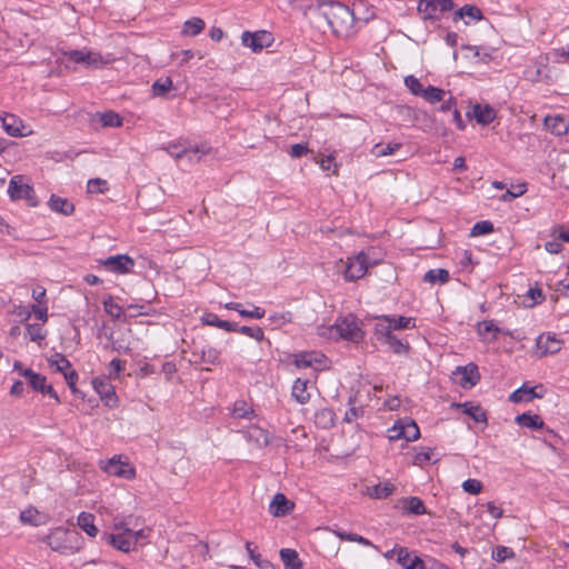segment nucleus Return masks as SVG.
Returning a JSON list of instances; mask_svg holds the SVG:
<instances>
[{
	"label": "nucleus",
	"mask_w": 569,
	"mask_h": 569,
	"mask_svg": "<svg viewBox=\"0 0 569 569\" xmlns=\"http://www.w3.org/2000/svg\"><path fill=\"white\" fill-rule=\"evenodd\" d=\"M136 528L132 517L114 521L113 532L106 535V541L117 550L128 553L150 537V528Z\"/></svg>",
	"instance_id": "f257e3e1"
},
{
	"label": "nucleus",
	"mask_w": 569,
	"mask_h": 569,
	"mask_svg": "<svg viewBox=\"0 0 569 569\" xmlns=\"http://www.w3.org/2000/svg\"><path fill=\"white\" fill-rule=\"evenodd\" d=\"M318 14L325 19L333 33L339 37H349L355 22L353 12L338 2H321L317 7Z\"/></svg>",
	"instance_id": "f03ea898"
},
{
	"label": "nucleus",
	"mask_w": 569,
	"mask_h": 569,
	"mask_svg": "<svg viewBox=\"0 0 569 569\" xmlns=\"http://www.w3.org/2000/svg\"><path fill=\"white\" fill-rule=\"evenodd\" d=\"M54 551L64 555H72L80 549V536L77 531L63 528H54L43 539Z\"/></svg>",
	"instance_id": "7ed1b4c3"
},
{
	"label": "nucleus",
	"mask_w": 569,
	"mask_h": 569,
	"mask_svg": "<svg viewBox=\"0 0 569 569\" xmlns=\"http://www.w3.org/2000/svg\"><path fill=\"white\" fill-rule=\"evenodd\" d=\"M318 336L330 339V340H350L352 341L356 337V316L349 313L348 316L340 318L332 326H319L317 328Z\"/></svg>",
	"instance_id": "20e7f679"
},
{
	"label": "nucleus",
	"mask_w": 569,
	"mask_h": 569,
	"mask_svg": "<svg viewBox=\"0 0 569 569\" xmlns=\"http://www.w3.org/2000/svg\"><path fill=\"white\" fill-rule=\"evenodd\" d=\"M8 194L12 201L26 200L29 207L39 204L33 187L22 174L11 177L8 186Z\"/></svg>",
	"instance_id": "39448f33"
},
{
	"label": "nucleus",
	"mask_w": 569,
	"mask_h": 569,
	"mask_svg": "<svg viewBox=\"0 0 569 569\" xmlns=\"http://www.w3.org/2000/svg\"><path fill=\"white\" fill-rule=\"evenodd\" d=\"M100 467L108 475L121 479L131 480L136 477V468L127 459L122 460L121 456L101 461Z\"/></svg>",
	"instance_id": "423d86ee"
},
{
	"label": "nucleus",
	"mask_w": 569,
	"mask_h": 569,
	"mask_svg": "<svg viewBox=\"0 0 569 569\" xmlns=\"http://www.w3.org/2000/svg\"><path fill=\"white\" fill-rule=\"evenodd\" d=\"M64 56L76 63H83L87 67L93 68H99L111 61L109 58L102 57L99 52L87 49L66 51Z\"/></svg>",
	"instance_id": "0eeeda50"
},
{
	"label": "nucleus",
	"mask_w": 569,
	"mask_h": 569,
	"mask_svg": "<svg viewBox=\"0 0 569 569\" xmlns=\"http://www.w3.org/2000/svg\"><path fill=\"white\" fill-rule=\"evenodd\" d=\"M273 37L266 30L256 32L244 31L241 36V43L253 52H260L272 44Z\"/></svg>",
	"instance_id": "6e6552de"
},
{
	"label": "nucleus",
	"mask_w": 569,
	"mask_h": 569,
	"mask_svg": "<svg viewBox=\"0 0 569 569\" xmlns=\"http://www.w3.org/2000/svg\"><path fill=\"white\" fill-rule=\"evenodd\" d=\"M100 264L111 272L126 274L133 269L134 261L128 254H117L101 260Z\"/></svg>",
	"instance_id": "1a4fd4ad"
},
{
	"label": "nucleus",
	"mask_w": 569,
	"mask_h": 569,
	"mask_svg": "<svg viewBox=\"0 0 569 569\" xmlns=\"http://www.w3.org/2000/svg\"><path fill=\"white\" fill-rule=\"evenodd\" d=\"M562 348V341L551 333H541L536 340V349L539 358L555 355Z\"/></svg>",
	"instance_id": "9d476101"
},
{
	"label": "nucleus",
	"mask_w": 569,
	"mask_h": 569,
	"mask_svg": "<svg viewBox=\"0 0 569 569\" xmlns=\"http://www.w3.org/2000/svg\"><path fill=\"white\" fill-rule=\"evenodd\" d=\"M382 258L381 250L377 248H369L358 252V272L361 271V273L358 274V279L367 274L369 268L380 263Z\"/></svg>",
	"instance_id": "9b49d317"
},
{
	"label": "nucleus",
	"mask_w": 569,
	"mask_h": 569,
	"mask_svg": "<svg viewBox=\"0 0 569 569\" xmlns=\"http://www.w3.org/2000/svg\"><path fill=\"white\" fill-rule=\"evenodd\" d=\"M169 154L176 159H181L184 157H188L189 160H196L199 161L201 159V156L209 153L210 148L206 144H201L200 147H193V148H183L179 144L171 143L167 148Z\"/></svg>",
	"instance_id": "f8f14e48"
},
{
	"label": "nucleus",
	"mask_w": 569,
	"mask_h": 569,
	"mask_svg": "<svg viewBox=\"0 0 569 569\" xmlns=\"http://www.w3.org/2000/svg\"><path fill=\"white\" fill-rule=\"evenodd\" d=\"M420 431L415 421H410L406 425L397 423L391 429H389V439L398 440L406 439L407 441H415L419 438Z\"/></svg>",
	"instance_id": "ddd939ff"
},
{
	"label": "nucleus",
	"mask_w": 569,
	"mask_h": 569,
	"mask_svg": "<svg viewBox=\"0 0 569 569\" xmlns=\"http://www.w3.org/2000/svg\"><path fill=\"white\" fill-rule=\"evenodd\" d=\"M22 376L28 379V382L33 390L39 391L43 395H49L50 397L59 401L57 392L53 390L52 386L47 385V379L44 376H41L32 370H23Z\"/></svg>",
	"instance_id": "4468645a"
},
{
	"label": "nucleus",
	"mask_w": 569,
	"mask_h": 569,
	"mask_svg": "<svg viewBox=\"0 0 569 569\" xmlns=\"http://www.w3.org/2000/svg\"><path fill=\"white\" fill-rule=\"evenodd\" d=\"M293 509L295 502L281 492L276 493L269 505V512L277 518L290 515Z\"/></svg>",
	"instance_id": "2eb2a0df"
},
{
	"label": "nucleus",
	"mask_w": 569,
	"mask_h": 569,
	"mask_svg": "<svg viewBox=\"0 0 569 569\" xmlns=\"http://www.w3.org/2000/svg\"><path fill=\"white\" fill-rule=\"evenodd\" d=\"M192 357L194 363L216 365L219 361L220 351L210 345L194 346Z\"/></svg>",
	"instance_id": "dca6fc26"
},
{
	"label": "nucleus",
	"mask_w": 569,
	"mask_h": 569,
	"mask_svg": "<svg viewBox=\"0 0 569 569\" xmlns=\"http://www.w3.org/2000/svg\"><path fill=\"white\" fill-rule=\"evenodd\" d=\"M538 389H543L542 385H538L535 387H529L527 383H523L521 387H519L517 390H515L510 397L509 400L518 403V402H529L535 398H542L543 395L540 392H537Z\"/></svg>",
	"instance_id": "f3484780"
},
{
	"label": "nucleus",
	"mask_w": 569,
	"mask_h": 569,
	"mask_svg": "<svg viewBox=\"0 0 569 569\" xmlns=\"http://www.w3.org/2000/svg\"><path fill=\"white\" fill-rule=\"evenodd\" d=\"M3 130L11 137L24 136V124L21 119L12 113H4L0 117Z\"/></svg>",
	"instance_id": "a211bd4d"
},
{
	"label": "nucleus",
	"mask_w": 569,
	"mask_h": 569,
	"mask_svg": "<svg viewBox=\"0 0 569 569\" xmlns=\"http://www.w3.org/2000/svg\"><path fill=\"white\" fill-rule=\"evenodd\" d=\"M455 375L460 377V385L463 388L473 387L480 379L478 367L472 363L466 367H458Z\"/></svg>",
	"instance_id": "6ab92c4d"
},
{
	"label": "nucleus",
	"mask_w": 569,
	"mask_h": 569,
	"mask_svg": "<svg viewBox=\"0 0 569 569\" xmlns=\"http://www.w3.org/2000/svg\"><path fill=\"white\" fill-rule=\"evenodd\" d=\"M395 490L393 483L389 481L379 482L375 486H365L361 488V493L372 499H385L389 497Z\"/></svg>",
	"instance_id": "aec40b11"
},
{
	"label": "nucleus",
	"mask_w": 569,
	"mask_h": 569,
	"mask_svg": "<svg viewBox=\"0 0 569 569\" xmlns=\"http://www.w3.org/2000/svg\"><path fill=\"white\" fill-rule=\"evenodd\" d=\"M397 562L403 569H425L423 561L418 556H412L406 547H399Z\"/></svg>",
	"instance_id": "412c9836"
},
{
	"label": "nucleus",
	"mask_w": 569,
	"mask_h": 569,
	"mask_svg": "<svg viewBox=\"0 0 569 569\" xmlns=\"http://www.w3.org/2000/svg\"><path fill=\"white\" fill-rule=\"evenodd\" d=\"M244 437L249 442L254 443L258 448H264L271 443V437L269 433L257 426L250 427L246 432Z\"/></svg>",
	"instance_id": "4be33fe9"
},
{
	"label": "nucleus",
	"mask_w": 569,
	"mask_h": 569,
	"mask_svg": "<svg viewBox=\"0 0 569 569\" xmlns=\"http://www.w3.org/2000/svg\"><path fill=\"white\" fill-rule=\"evenodd\" d=\"M545 127L556 136H563L569 131V123L562 116H547L543 120Z\"/></svg>",
	"instance_id": "5701e85b"
},
{
	"label": "nucleus",
	"mask_w": 569,
	"mask_h": 569,
	"mask_svg": "<svg viewBox=\"0 0 569 569\" xmlns=\"http://www.w3.org/2000/svg\"><path fill=\"white\" fill-rule=\"evenodd\" d=\"M383 319L388 322V326H382L380 329H377V332H387V330H390V332H392V330L413 328L416 326L415 320L412 318H407L402 316L398 318L386 316L383 317Z\"/></svg>",
	"instance_id": "b1692460"
},
{
	"label": "nucleus",
	"mask_w": 569,
	"mask_h": 569,
	"mask_svg": "<svg viewBox=\"0 0 569 569\" xmlns=\"http://www.w3.org/2000/svg\"><path fill=\"white\" fill-rule=\"evenodd\" d=\"M92 386L102 400H110L116 397V391L109 381V377L102 376L94 378L92 380Z\"/></svg>",
	"instance_id": "393cba45"
},
{
	"label": "nucleus",
	"mask_w": 569,
	"mask_h": 569,
	"mask_svg": "<svg viewBox=\"0 0 569 569\" xmlns=\"http://www.w3.org/2000/svg\"><path fill=\"white\" fill-rule=\"evenodd\" d=\"M323 362V356L317 352H300L295 355V366L299 369L315 367Z\"/></svg>",
	"instance_id": "a878e982"
},
{
	"label": "nucleus",
	"mask_w": 569,
	"mask_h": 569,
	"mask_svg": "<svg viewBox=\"0 0 569 569\" xmlns=\"http://www.w3.org/2000/svg\"><path fill=\"white\" fill-rule=\"evenodd\" d=\"M547 58L540 57L532 67L525 70V77L531 82H538L547 77L545 73L547 69Z\"/></svg>",
	"instance_id": "bb28decb"
},
{
	"label": "nucleus",
	"mask_w": 569,
	"mask_h": 569,
	"mask_svg": "<svg viewBox=\"0 0 569 569\" xmlns=\"http://www.w3.org/2000/svg\"><path fill=\"white\" fill-rule=\"evenodd\" d=\"M49 208L63 216H70L74 211V206L68 199L61 198L57 194H51L48 201Z\"/></svg>",
	"instance_id": "cd10ccee"
},
{
	"label": "nucleus",
	"mask_w": 569,
	"mask_h": 569,
	"mask_svg": "<svg viewBox=\"0 0 569 569\" xmlns=\"http://www.w3.org/2000/svg\"><path fill=\"white\" fill-rule=\"evenodd\" d=\"M382 337L383 343L388 345L389 348L397 355H405L409 350V343L398 339L390 330L387 332H379Z\"/></svg>",
	"instance_id": "c85d7f7f"
},
{
	"label": "nucleus",
	"mask_w": 569,
	"mask_h": 569,
	"mask_svg": "<svg viewBox=\"0 0 569 569\" xmlns=\"http://www.w3.org/2000/svg\"><path fill=\"white\" fill-rule=\"evenodd\" d=\"M473 117L478 123L487 126L495 120L496 112L489 104L482 106L477 103L473 106Z\"/></svg>",
	"instance_id": "c756f323"
},
{
	"label": "nucleus",
	"mask_w": 569,
	"mask_h": 569,
	"mask_svg": "<svg viewBox=\"0 0 569 569\" xmlns=\"http://www.w3.org/2000/svg\"><path fill=\"white\" fill-rule=\"evenodd\" d=\"M206 28V22L199 17H192L184 21L181 36L183 37H196L200 34Z\"/></svg>",
	"instance_id": "7c9ffc66"
},
{
	"label": "nucleus",
	"mask_w": 569,
	"mask_h": 569,
	"mask_svg": "<svg viewBox=\"0 0 569 569\" xmlns=\"http://www.w3.org/2000/svg\"><path fill=\"white\" fill-rule=\"evenodd\" d=\"M308 379L297 378L292 386V397L301 405L307 403L310 400V393L308 392Z\"/></svg>",
	"instance_id": "2f4dec72"
},
{
	"label": "nucleus",
	"mask_w": 569,
	"mask_h": 569,
	"mask_svg": "<svg viewBox=\"0 0 569 569\" xmlns=\"http://www.w3.org/2000/svg\"><path fill=\"white\" fill-rule=\"evenodd\" d=\"M280 558L284 569H302V562L295 549L283 548L280 550Z\"/></svg>",
	"instance_id": "473e14b6"
},
{
	"label": "nucleus",
	"mask_w": 569,
	"mask_h": 569,
	"mask_svg": "<svg viewBox=\"0 0 569 569\" xmlns=\"http://www.w3.org/2000/svg\"><path fill=\"white\" fill-rule=\"evenodd\" d=\"M455 407L462 408L463 413L471 417L476 422H485L487 423V415L478 405H472L471 402L465 403H453Z\"/></svg>",
	"instance_id": "72a5a7b5"
},
{
	"label": "nucleus",
	"mask_w": 569,
	"mask_h": 569,
	"mask_svg": "<svg viewBox=\"0 0 569 569\" xmlns=\"http://www.w3.org/2000/svg\"><path fill=\"white\" fill-rule=\"evenodd\" d=\"M78 526L90 537L98 535V528L94 525V516L90 512H81L77 519Z\"/></svg>",
	"instance_id": "f704fd0d"
},
{
	"label": "nucleus",
	"mask_w": 569,
	"mask_h": 569,
	"mask_svg": "<svg viewBox=\"0 0 569 569\" xmlns=\"http://www.w3.org/2000/svg\"><path fill=\"white\" fill-rule=\"evenodd\" d=\"M93 121H99L101 127L118 128L122 126V118L114 111L97 113L93 117Z\"/></svg>",
	"instance_id": "c9c22d12"
},
{
	"label": "nucleus",
	"mask_w": 569,
	"mask_h": 569,
	"mask_svg": "<svg viewBox=\"0 0 569 569\" xmlns=\"http://www.w3.org/2000/svg\"><path fill=\"white\" fill-rule=\"evenodd\" d=\"M20 521L31 526H41L46 522L44 517L33 507H29L20 512Z\"/></svg>",
	"instance_id": "e433bc0d"
},
{
	"label": "nucleus",
	"mask_w": 569,
	"mask_h": 569,
	"mask_svg": "<svg viewBox=\"0 0 569 569\" xmlns=\"http://www.w3.org/2000/svg\"><path fill=\"white\" fill-rule=\"evenodd\" d=\"M232 416L236 419H252L254 410L247 401L237 400L232 406Z\"/></svg>",
	"instance_id": "4c0bfd02"
},
{
	"label": "nucleus",
	"mask_w": 569,
	"mask_h": 569,
	"mask_svg": "<svg viewBox=\"0 0 569 569\" xmlns=\"http://www.w3.org/2000/svg\"><path fill=\"white\" fill-rule=\"evenodd\" d=\"M403 509L411 515H425L427 513V509L425 507L423 501L418 497H409L403 499Z\"/></svg>",
	"instance_id": "58836bf2"
},
{
	"label": "nucleus",
	"mask_w": 569,
	"mask_h": 569,
	"mask_svg": "<svg viewBox=\"0 0 569 569\" xmlns=\"http://www.w3.org/2000/svg\"><path fill=\"white\" fill-rule=\"evenodd\" d=\"M516 422L525 428L540 429L543 427V421L538 415L522 413L516 417Z\"/></svg>",
	"instance_id": "ea45409f"
},
{
	"label": "nucleus",
	"mask_w": 569,
	"mask_h": 569,
	"mask_svg": "<svg viewBox=\"0 0 569 569\" xmlns=\"http://www.w3.org/2000/svg\"><path fill=\"white\" fill-rule=\"evenodd\" d=\"M202 322L208 326H213L219 329H223L226 331H236L237 326L234 323H231L229 321L220 320L217 315L214 313H206L201 318Z\"/></svg>",
	"instance_id": "a19ab883"
},
{
	"label": "nucleus",
	"mask_w": 569,
	"mask_h": 569,
	"mask_svg": "<svg viewBox=\"0 0 569 569\" xmlns=\"http://www.w3.org/2000/svg\"><path fill=\"white\" fill-rule=\"evenodd\" d=\"M152 93L156 97H164L171 89H173V81L170 77L157 79L152 83Z\"/></svg>",
	"instance_id": "79ce46f5"
},
{
	"label": "nucleus",
	"mask_w": 569,
	"mask_h": 569,
	"mask_svg": "<svg viewBox=\"0 0 569 569\" xmlns=\"http://www.w3.org/2000/svg\"><path fill=\"white\" fill-rule=\"evenodd\" d=\"M449 277V271L446 269H430L425 273L423 281L431 284L436 282L446 283L448 282Z\"/></svg>",
	"instance_id": "37998d69"
},
{
	"label": "nucleus",
	"mask_w": 569,
	"mask_h": 569,
	"mask_svg": "<svg viewBox=\"0 0 569 569\" xmlns=\"http://www.w3.org/2000/svg\"><path fill=\"white\" fill-rule=\"evenodd\" d=\"M465 17L473 20H481L483 18L481 10L473 4H465L462 8L455 12V20L463 19Z\"/></svg>",
	"instance_id": "c03bdc74"
},
{
	"label": "nucleus",
	"mask_w": 569,
	"mask_h": 569,
	"mask_svg": "<svg viewBox=\"0 0 569 569\" xmlns=\"http://www.w3.org/2000/svg\"><path fill=\"white\" fill-rule=\"evenodd\" d=\"M400 148V142H389L387 144L377 143L373 146L371 152L375 157L379 158L393 154Z\"/></svg>",
	"instance_id": "a18cd8bd"
},
{
	"label": "nucleus",
	"mask_w": 569,
	"mask_h": 569,
	"mask_svg": "<svg viewBox=\"0 0 569 569\" xmlns=\"http://www.w3.org/2000/svg\"><path fill=\"white\" fill-rule=\"evenodd\" d=\"M418 11L423 16V19H438V8L433 0H420Z\"/></svg>",
	"instance_id": "49530a36"
},
{
	"label": "nucleus",
	"mask_w": 569,
	"mask_h": 569,
	"mask_svg": "<svg viewBox=\"0 0 569 569\" xmlns=\"http://www.w3.org/2000/svg\"><path fill=\"white\" fill-rule=\"evenodd\" d=\"M49 365L52 368H56L57 371L64 375V372H68L71 370V362L61 353H56L49 359Z\"/></svg>",
	"instance_id": "de8ad7c7"
},
{
	"label": "nucleus",
	"mask_w": 569,
	"mask_h": 569,
	"mask_svg": "<svg viewBox=\"0 0 569 569\" xmlns=\"http://www.w3.org/2000/svg\"><path fill=\"white\" fill-rule=\"evenodd\" d=\"M337 272H341L343 274V279L346 281H353L355 274L352 273V258L348 257L346 261L340 259L335 266Z\"/></svg>",
	"instance_id": "09e8293b"
},
{
	"label": "nucleus",
	"mask_w": 569,
	"mask_h": 569,
	"mask_svg": "<svg viewBox=\"0 0 569 569\" xmlns=\"http://www.w3.org/2000/svg\"><path fill=\"white\" fill-rule=\"evenodd\" d=\"M268 321L274 328H281L282 326L292 321V313L290 311L276 312L269 316Z\"/></svg>",
	"instance_id": "8fccbe9b"
},
{
	"label": "nucleus",
	"mask_w": 569,
	"mask_h": 569,
	"mask_svg": "<svg viewBox=\"0 0 569 569\" xmlns=\"http://www.w3.org/2000/svg\"><path fill=\"white\" fill-rule=\"evenodd\" d=\"M445 93H446L445 90L429 86L428 88H426L423 90V93L421 97L430 103H436L443 99Z\"/></svg>",
	"instance_id": "3c124183"
},
{
	"label": "nucleus",
	"mask_w": 569,
	"mask_h": 569,
	"mask_svg": "<svg viewBox=\"0 0 569 569\" xmlns=\"http://www.w3.org/2000/svg\"><path fill=\"white\" fill-rule=\"evenodd\" d=\"M87 189L90 193H104L109 190V184L107 180L94 178L88 181Z\"/></svg>",
	"instance_id": "603ef678"
},
{
	"label": "nucleus",
	"mask_w": 569,
	"mask_h": 569,
	"mask_svg": "<svg viewBox=\"0 0 569 569\" xmlns=\"http://www.w3.org/2000/svg\"><path fill=\"white\" fill-rule=\"evenodd\" d=\"M104 311L112 318L119 319L123 311L122 308L114 301L112 297H108L103 300Z\"/></svg>",
	"instance_id": "864d4df0"
},
{
	"label": "nucleus",
	"mask_w": 569,
	"mask_h": 569,
	"mask_svg": "<svg viewBox=\"0 0 569 569\" xmlns=\"http://www.w3.org/2000/svg\"><path fill=\"white\" fill-rule=\"evenodd\" d=\"M405 84L408 88V90L410 91V93H412L413 96H419V97L422 96L425 89H423L420 80L418 78H416L415 76H412V74L407 76L405 78Z\"/></svg>",
	"instance_id": "5fc2aeb1"
},
{
	"label": "nucleus",
	"mask_w": 569,
	"mask_h": 569,
	"mask_svg": "<svg viewBox=\"0 0 569 569\" xmlns=\"http://www.w3.org/2000/svg\"><path fill=\"white\" fill-rule=\"evenodd\" d=\"M499 332H502V330L492 321L485 320L478 323V333L481 337H485L487 333H492L493 338H496Z\"/></svg>",
	"instance_id": "6e6d98bb"
},
{
	"label": "nucleus",
	"mask_w": 569,
	"mask_h": 569,
	"mask_svg": "<svg viewBox=\"0 0 569 569\" xmlns=\"http://www.w3.org/2000/svg\"><path fill=\"white\" fill-rule=\"evenodd\" d=\"M492 230H493V224L488 220H482V221H478L473 224L470 234L472 237L483 236V234L490 233Z\"/></svg>",
	"instance_id": "4d7b16f0"
},
{
	"label": "nucleus",
	"mask_w": 569,
	"mask_h": 569,
	"mask_svg": "<svg viewBox=\"0 0 569 569\" xmlns=\"http://www.w3.org/2000/svg\"><path fill=\"white\" fill-rule=\"evenodd\" d=\"M527 191L526 183H520L517 186H512L510 189H508L502 196V201H510L512 199H516L520 196H522Z\"/></svg>",
	"instance_id": "13d9d810"
},
{
	"label": "nucleus",
	"mask_w": 569,
	"mask_h": 569,
	"mask_svg": "<svg viewBox=\"0 0 569 569\" xmlns=\"http://www.w3.org/2000/svg\"><path fill=\"white\" fill-rule=\"evenodd\" d=\"M236 331H239L242 335L253 338L257 341H262L264 339L263 330L260 327L242 326L238 328Z\"/></svg>",
	"instance_id": "bf43d9fd"
},
{
	"label": "nucleus",
	"mask_w": 569,
	"mask_h": 569,
	"mask_svg": "<svg viewBox=\"0 0 569 569\" xmlns=\"http://www.w3.org/2000/svg\"><path fill=\"white\" fill-rule=\"evenodd\" d=\"M316 422L323 428L333 423V412L330 409H322L316 413Z\"/></svg>",
	"instance_id": "052dcab7"
},
{
	"label": "nucleus",
	"mask_w": 569,
	"mask_h": 569,
	"mask_svg": "<svg viewBox=\"0 0 569 569\" xmlns=\"http://www.w3.org/2000/svg\"><path fill=\"white\" fill-rule=\"evenodd\" d=\"M26 336L34 342H40L44 339V333L42 332L40 325H28L26 328Z\"/></svg>",
	"instance_id": "680f3d73"
},
{
	"label": "nucleus",
	"mask_w": 569,
	"mask_h": 569,
	"mask_svg": "<svg viewBox=\"0 0 569 569\" xmlns=\"http://www.w3.org/2000/svg\"><path fill=\"white\" fill-rule=\"evenodd\" d=\"M482 482L478 479H467L462 482L463 491L470 495H478L482 491Z\"/></svg>",
	"instance_id": "e2e57ef3"
},
{
	"label": "nucleus",
	"mask_w": 569,
	"mask_h": 569,
	"mask_svg": "<svg viewBox=\"0 0 569 569\" xmlns=\"http://www.w3.org/2000/svg\"><path fill=\"white\" fill-rule=\"evenodd\" d=\"M513 556H515V553H513L512 549L505 547V546H498L492 551V558L498 562H502L506 559L512 558Z\"/></svg>",
	"instance_id": "0e129e2a"
},
{
	"label": "nucleus",
	"mask_w": 569,
	"mask_h": 569,
	"mask_svg": "<svg viewBox=\"0 0 569 569\" xmlns=\"http://www.w3.org/2000/svg\"><path fill=\"white\" fill-rule=\"evenodd\" d=\"M124 369V363L120 359H113L109 363V378H118L119 373Z\"/></svg>",
	"instance_id": "69168bd1"
},
{
	"label": "nucleus",
	"mask_w": 569,
	"mask_h": 569,
	"mask_svg": "<svg viewBox=\"0 0 569 569\" xmlns=\"http://www.w3.org/2000/svg\"><path fill=\"white\" fill-rule=\"evenodd\" d=\"M240 316L243 318L261 319L264 317V310L258 306H252L251 310H241Z\"/></svg>",
	"instance_id": "338daca9"
},
{
	"label": "nucleus",
	"mask_w": 569,
	"mask_h": 569,
	"mask_svg": "<svg viewBox=\"0 0 569 569\" xmlns=\"http://www.w3.org/2000/svg\"><path fill=\"white\" fill-rule=\"evenodd\" d=\"M308 151H309V149H308L307 144H305V143H297V144H292L290 147L289 154L292 158H300V157L307 154Z\"/></svg>",
	"instance_id": "774afa93"
}]
</instances>
